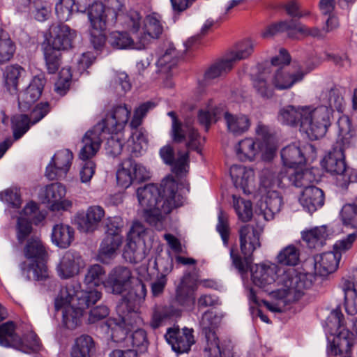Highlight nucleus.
I'll return each instance as SVG.
<instances>
[{
  "instance_id": "obj_1",
  "label": "nucleus",
  "mask_w": 357,
  "mask_h": 357,
  "mask_svg": "<svg viewBox=\"0 0 357 357\" xmlns=\"http://www.w3.org/2000/svg\"><path fill=\"white\" fill-rule=\"evenodd\" d=\"M131 110L126 105L114 106L105 117L84 135V144L79 152V158L84 161L80 170L82 183L90 181L95 173L96 165L89 160L98 151L105 135H117L124 130L130 117Z\"/></svg>"
},
{
  "instance_id": "obj_2",
  "label": "nucleus",
  "mask_w": 357,
  "mask_h": 357,
  "mask_svg": "<svg viewBox=\"0 0 357 357\" xmlns=\"http://www.w3.org/2000/svg\"><path fill=\"white\" fill-rule=\"evenodd\" d=\"M145 220L158 230L163 228L165 215L183 204V197L178 192V183L174 178L163 180L160 188L150 183L137 190Z\"/></svg>"
},
{
  "instance_id": "obj_3",
  "label": "nucleus",
  "mask_w": 357,
  "mask_h": 357,
  "mask_svg": "<svg viewBox=\"0 0 357 357\" xmlns=\"http://www.w3.org/2000/svg\"><path fill=\"white\" fill-rule=\"evenodd\" d=\"M337 138L331 150L324 157L322 166L326 171L336 176V185L347 188L349 183L356 182L357 174L347 165L344 151L353 147L356 142V130L348 116H341L337 121Z\"/></svg>"
},
{
  "instance_id": "obj_4",
  "label": "nucleus",
  "mask_w": 357,
  "mask_h": 357,
  "mask_svg": "<svg viewBox=\"0 0 357 357\" xmlns=\"http://www.w3.org/2000/svg\"><path fill=\"white\" fill-rule=\"evenodd\" d=\"M102 294L96 289L84 291L80 284L72 281L62 287L55 301V308H63L62 324L68 329L73 330L81 324L85 309L100 299Z\"/></svg>"
},
{
  "instance_id": "obj_5",
  "label": "nucleus",
  "mask_w": 357,
  "mask_h": 357,
  "mask_svg": "<svg viewBox=\"0 0 357 357\" xmlns=\"http://www.w3.org/2000/svg\"><path fill=\"white\" fill-rule=\"evenodd\" d=\"M24 255L32 262L23 261L20 264L21 275L26 280L44 282L50 277L48 268L45 263L47 251L41 240L36 236L27 239L24 248Z\"/></svg>"
},
{
  "instance_id": "obj_6",
  "label": "nucleus",
  "mask_w": 357,
  "mask_h": 357,
  "mask_svg": "<svg viewBox=\"0 0 357 357\" xmlns=\"http://www.w3.org/2000/svg\"><path fill=\"white\" fill-rule=\"evenodd\" d=\"M313 278L311 274L300 273L294 268L288 269L278 278L282 287L271 291V294L277 299H284L287 303L295 302L312 287Z\"/></svg>"
},
{
  "instance_id": "obj_7",
  "label": "nucleus",
  "mask_w": 357,
  "mask_h": 357,
  "mask_svg": "<svg viewBox=\"0 0 357 357\" xmlns=\"http://www.w3.org/2000/svg\"><path fill=\"white\" fill-rule=\"evenodd\" d=\"M344 316L339 307L333 310L326 321V331L333 336L328 337L330 350L334 355L349 354L354 346V334L343 324Z\"/></svg>"
},
{
  "instance_id": "obj_8",
  "label": "nucleus",
  "mask_w": 357,
  "mask_h": 357,
  "mask_svg": "<svg viewBox=\"0 0 357 357\" xmlns=\"http://www.w3.org/2000/svg\"><path fill=\"white\" fill-rule=\"evenodd\" d=\"M261 229L252 225L248 224L242 226L239 231L241 250L244 258L235 252L234 248L230 250V257L232 264L240 273H247L250 264L252 261V255L253 252L261 245L259 238Z\"/></svg>"
},
{
  "instance_id": "obj_9",
  "label": "nucleus",
  "mask_w": 357,
  "mask_h": 357,
  "mask_svg": "<svg viewBox=\"0 0 357 357\" xmlns=\"http://www.w3.org/2000/svg\"><path fill=\"white\" fill-rule=\"evenodd\" d=\"M301 132L310 140H317L324 137L331 126L333 113L326 105L317 107L306 106Z\"/></svg>"
},
{
  "instance_id": "obj_10",
  "label": "nucleus",
  "mask_w": 357,
  "mask_h": 357,
  "mask_svg": "<svg viewBox=\"0 0 357 357\" xmlns=\"http://www.w3.org/2000/svg\"><path fill=\"white\" fill-rule=\"evenodd\" d=\"M0 344L26 354L37 352L41 348L40 340L36 334H28L23 339L20 338L15 333V325L11 321L0 326Z\"/></svg>"
},
{
  "instance_id": "obj_11",
  "label": "nucleus",
  "mask_w": 357,
  "mask_h": 357,
  "mask_svg": "<svg viewBox=\"0 0 357 357\" xmlns=\"http://www.w3.org/2000/svg\"><path fill=\"white\" fill-rule=\"evenodd\" d=\"M290 61V55L284 49H280L279 55L272 58L271 64L273 66L283 65L275 72L273 79V84L275 89L279 90L289 89L295 83L303 79L305 73L301 68L295 71L287 70L285 66H288Z\"/></svg>"
},
{
  "instance_id": "obj_12",
  "label": "nucleus",
  "mask_w": 357,
  "mask_h": 357,
  "mask_svg": "<svg viewBox=\"0 0 357 357\" xmlns=\"http://www.w3.org/2000/svg\"><path fill=\"white\" fill-rule=\"evenodd\" d=\"M146 230L144 225L139 222L133 223L127 236L123 256L128 262L137 264L146 257L144 250V236Z\"/></svg>"
},
{
  "instance_id": "obj_13",
  "label": "nucleus",
  "mask_w": 357,
  "mask_h": 357,
  "mask_svg": "<svg viewBox=\"0 0 357 357\" xmlns=\"http://www.w3.org/2000/svg\"><path fill=\"white\" fill-rule=\"evenodd\" d=\"M146 294V285L139 280L121 297L116 310L123 319H126L129 314H137L139 312Z\"/></svg>"
},
{
  "instance_id": "obj_14",
  "label": "nucleus",
  "mask_w": 357,
  "mask_h": 357,
  "mask_svg": "<svg viewBox=\"0 0 357 357\" xmlns=\"http://www.w3.org/2000/svg\"><path fill=\"white\" fill-rule=\"evenodd\" d=\"M167 115L172 120V135L175 142L180 143L187 139L186 147L189 150H194L197 153H202V146L204 139L202 138L198 132L190 126H183L178 119L176 114L174 111L169 112Z\"/></svg>"
},
{
  "instance_id": "obj_15",
  "label": "nucleus",
  "mask_w": 357,
  "mask_h": 357,
  "mask_svg": "<svg viewBox=\"0 0 357 357\" xmlns=\"http://www.w3.org/2000/svg\"><path fill=\"white\" fill-rule=\"evenodd\" d=\"M149 177V172L146 167L131 158L123 161L121 167L116 172L117 183L123 188H128L134 183L145 181Z\"/></svg>"
},
{
  "instance_id": "obj_16",
  "label": "nucleus",
  "mask_w": 357,
  "mask_h": 357,
  "mask_svg": "<svg viewBox=\"0 0 357 357\" xmlns=\"http://www.w3.org/2000/svg\"><path fill=\"white\" fill-rule=\"evenodd\" d=\"M123 3L119 0H108L106 8L109 25L114 26L118 20L122 21L127 28H131L135 31L140 29L142 16L135 10H130L124 14L122 11Z\"/></svg>"
},
{
  "instance_id": "obj_17",
  "label": "nucleus",
  "mask_w": 357,
  "mask_h": 357,
  "mask_svg": "<svg viewBox=\"0 0 357 357\" xmlns=\"http://www.w3.org/2000/svg\"><path fill=\"white\" fill-rule=\"evenodd\" d=\"M132 278V271L129 268L117 266L109 271L103 282V286L107 292L121 295L130 286Z\"/></svg>"
},
{
  "instance_id": "obj_18",
  "label": "nucleus",
  "mask_w": 357,
  "mask_h": 357,
  "mask_svg": "<svg viewBox=\"0 0 357 357\" xmlns=\"http://www.w3.org/2000/svg\"><path fill=\"white\" fill-rule=\"evenodd\" d=\"M50 38L47 45L58 50H68L73 47L77 31L69 26L60 22L53 24L49 29Z\"/></svg>"
},
{
  "instance_id": "obj_19",
  "label": "nucleus",
  "mask_w": 357,
  "mask_h": 357,
  "mask_svg": "<svg viewBox=\"0 0 357 357\" xmlns=\"http://www.w3.org/2000/svg\"><path fill=\"white\" fill-rule=\"evenodd\" d=\"M192 333V329L183 328L181 331L178 326H174L167 328L165 338L177 354L188 353L195 342Z\"/></svg>"
},
{
  "instance_id": "obj_20",
  "label": "nucleus",
  "mask_w": 357,
  "mask_h": 357,
  "mask_svg": "<svg viewBox=\"0 0 357 357\" xmlns=\"http://www.w3.org/2000/svg\"><path fill=\"white\" fill-rule=\"evenodd\" d=\"M66 193L65 186L61 183H54L46 186L40 196L45 204H49L52 211L67 210L71 202L63 199Z\"/></svg>"
},
{
  "instance_id": "obj_21",
  "label": "nucleus",
  "mask_w": 357,
  "mask_h": 357,
  "mask_svg": "<svg viewBox=\"0 0 357 357\" xmlns=\"http://www.w3.org/2000/svg\"><path fill=\"white\" fill-rule=\"evenodd\" d=\"M45 80L43 76H35L26 89L18 96V105L22 112L29 109L41 96Z\"/></svg>"
},
{
  "instance_id": "obj_22",
  "label": "nucleus",
  "mask_w": 357,
  "mask_h": 357,
  "mask_svg": "<svg viewBox=\"0 0 357 357\" xmlns=\"http://www.w3.org/2000/svg\"><path fill=\"white\" fill-rule=\"evenodd\" d=\"M299 202L304 210L312 214L324 204V191L314 185L307 187L302 191Z\"/></svg>"
},
{
  "instance_id": "obj_23",
  "label": "nucleus",
  "mask_w": 357,
  "mask_h": 357,
  "mask_svg": "<svg viewBox=\"0 0 357 357\" xmlns=\"http://www.w3.org/2000/svg\"><path fill=\"white\" fill-rule=\"evenodd\" d=\"M251 279L255 286L265 289L273 284L277 278V266L275 265H258L250 267Z\"/></svg>"
},
{
  "instance_id": "obj_24",
  "label": "nucleus",
  "mask_w": 357,
  "mask_h": 357,
  "mask_svg": "<svg viewBox=\"0 0 357 357\" xmlns=\"http://www.w3.org/2000/svg\"><path fill=\"white\" fill-rule=\"evenodd\" d=\"M281 174H284V181L287 183V186L291 185L296 188H303L305 189L311 186L310 184L316 180L312 171L308 169L297 171L295 167L293 169L282 168Z\"/></svg>"
},
{
  "instance_id": "obj_25",
  "label": "nucleus",
  "mask_w": 357,
  "mask_h": 357,
  "mask_svg": "<svg viewBox=\"0 0 357 357\" xmlns=\"http://www.w3.org/2000/svg\"><path fill=\"white\" fill-rule=\"evenodd\" d=\"M105 215L104 209L100 206L88 208L85 215L77 217L78 229L83 232H91L96 230Z\"/></svg>"
},
{
  "instance_id": "obj_26",
  "label": "nucleus",
  "mask_w": 357,
  "mask_h": 357,
  "mask_svg": "<svg viewBox=\"0 0 357 357\" xmlns=\"http://www.w3.org/2000/svg\"><path fill=\"white\" fill-rule=\"evenodd\" d=\"M189 149L185 153L178 152V158H175L174 149L170 145H166L160 150V155L163 162L172 166L173 171L177 174H181L185 171V166L189 162Z\"/></svg>"
},
{
  "instance_id": "obj_27",
  "label": "nucleus",
  "mask_w": 357,
  "mask_h": 357,
  "mask_svg": "<svg viewBox=\"0 0 357 357\" xmlns=\"http://www.w3.org/2000/svg\"><path fill=\"white\" fill-rule=\"evenodd\" d=\"M162 30L163 27L160 23L159 16L156 13L147 16L145 30L143 33L137 36V38L139 39V45L137 46V48L138 50L144 49L151 38H159Z\"/></svg>"
},
{
  "instance_id": "obj_28",
  "label": "nucleus",
  "mask_w": 357,
  "mask_h": 357,
  "mask_svg": "<svg viewBox=\"0 0 357 357\" xmlns=\"http://www.w3.org/2000/svg\"><path fill=\"white\" fill-rule=\"evenodd\" d=\"M340 255L334 251L324 252L314 257V270L321 276H327L338 267Z\"/></svg>"
},
{
  "instance_id": "obj_29",
  "label": "nucleus",
  "mask_w": 357,
  "mask_h": 357,
  "mask_svg": "<svg viewBox=\"0 0 357 357\" xmlns=\"http://www.w3.org/2000/svg\"><path fill=\"white\" fill-rule=\"evenodd\" d=\"M80 256L71 250L66 252L56 266L58 275L61 279L73 277L79 271Z\"/></svg>"
},
{
  "instance_id": "obj_30",
  "label": "nucleus",
  "mask_w": 357,
  "mask_h": 357,
  "mask_svg": "<svg viewBox=\"0 0 357 357\" xmlns=\"http://www.w3.org/2000/svg\"><path fill=\"white\" fill-rule=\"evenodd\" d=\"M306 106L295 107L287 105L281 108L278 113V121L284 124L291 127H299L301 132L302 122L304 121V113Z\"/></svg>"
},
{
  "instance_id": "obj_31",
  "label": "nucleus",
  "mask_w": 357,
  "mask_h": 357,
  "mask_svg": "<svg viewBox=\"0 0 357 357\" xmlns=\"http://www.w3.org/2000/svg\"><path fill=\"white\" fill-rule=\"evenodd\" d=\"M264 149V144L259 140L247 137L235 146L236 155L241 161H252L256 155Z\"/></svg>"
},
{
  "instance_id": "obj_32",
  "label": "nucleus",
  "mask_w": 357,
  "mask_h": 357,
  "mask_svg": "<svg viewBox=\"0 0 357 357\" xmlns=\"http://www.w3.org/2000/svg\"><path fill=\"white\" fill-rule=\"evenodd\" d=\"M281 158L284 166L283 168L293 169L296 165L305 162L304 153L296 143L283 148L281 151Z\"/></svg>"
},
{
  "instance_id": "obj_33",
  "label": "nucleus",
  "mask_w": 357,
  "mask_h": 357,
  "mask_svg": "<svg viewBox=\"0 0 357 357\" xmlns=\"http://www.w3.org/2000/svg\"><path fill=\"white\" fill-rule=\"evenodd\" d=\"M121 243V236H105L99 248L98 259L104 264L109 263V260L116 256Z\"/></svg>"
},
{
  "instance_id": "obj_34",
  "label": "nucleus",
  "mask_w": 357,
  "mask_h": 357,
  "mask_svg": "<svg viewBox=\"0 0 357 357\" xmlns=\"http://www.w3.org/2000/svg\"><path fill=\"white\" fill-rule=\"evenodd\" d=\"M230 176L236 188L241 189L245 194H249L250 183L253 180L254 172L242 165H232L230 168Z\"/></svg>"
},
{
  "instance_id": "obj_35",
  "label": "nucleus",
  "mask_w": 357,
  "mask_h": 357,
  "mask_svg": "<svg viewBox=\"0 0 357 357\" xmlns=\"http://www.w3.org/2000/svg\"><path fill=\"white\" fill-rule=\"evenodd\" d=\"M133 33L134 36L130 37L127 32L114 31L110 33L109 37V43L116 49H136L139 45V39L137 38L138 35L137 31H134L131 28H128Z\"/></svg>"
},
{
  "instance_id": "obj_36",
  "label": "nucleus",
  "mask_w": 357,
  "mask_h": 357,
  "mask_svg": "<svg viewBox=\"0 0 357 357\" xmlns=\"http://www.w3.org/2000/svg\"><path fill=\"white\" fill-rule=\"evenodd\" d=\"M147 142V134L144 128L132 130L127 141L126 151L131 158L139 157L146 146Z\"/></svg>"
},
{
  "instance_id": "obj_37",
  "label": "nucleus",
  "mask_w": 357,
  "mask_h": 357,
  "mask_svg": "<svg viewBox=\"0 0 357 357\" xmlns=\"http://www.w3.org/2000/svg\"><path fill=\"white\" fill-rule=\"evenodd\" d=\"M96 351V343L89 335L75 338L70 349V357H91Z\"/></svg>"
},
{
  "instance_id": "obj_38",
  "label": "nucleus",
  "mask_w": 357,
  "mask_h": 357,
  "mask_svg": "<svg viewBox=\"0 0 357 357\" xmlns=\"http://www.w3.org/2000/svg\"><path fill=\"white\" fill-rule=\"evenodd\" d=\"M228 131L235 136L246 132L251 125L249 118L243 114H232L229 112L224 114Z\"/></svg>"
},
{
  "instance_id": "obj_39",
  "label": "nucleus",
  "mask_w": 357,
  "mask_h": 357,
  "mask_svg": "<svg viewBox=\"0 0 357 357\" xmlns=\"http://www.w3.org/2000/svg\"><path fill=\"white\" fill-rule=\"evenodd\" d=\"M175 301L183 307H190L194 303L193 289L189 275H184L176 287Z\"/></svg>"
},
{
  "instance_id": "obj_40",
  "label": "nucleus",
  "mask_w": 357,
  "mask_h": 357,
  "mask_svg": "<svg viewBox=\"0 0 357 357\" xmlns=\"http://www.w3.org/2000/svg\"><path fill=\"white\" fill-rule=\"evenodd\" d=\"M341 287L344 293V307L348 314L357 313V291L354 282L349 278H343Z\"/></svg>"
},
{
  "instance_id": "obj_41",
  "label": "nucleus",
  "mask_w": 357,
  "mask_h": 357,
  "mask_svg": "<svg viewBox=\"0 0 357 357\" xmlns=\"http://www.w3.org/2000/svg\"><path fill=\"white\" fill-rule=\"evenodd\" d=\"M180 315L181 310L172 305L156 306L153 310L150 321V326L153 329L158 328L162 326V322L165 320L174 317H179Z\"/></svg>"
},
{
  "instance_id": "obj_42",
  "label": "nucleus",
  "mask_w": 357,
  "mask_h": 357,
  "mask_svg": "<svg viewBox=\"0 0 357 357\" xmlns=\"http://www.w3.org/2000/svg\"><path fill=\"white\" fill-rule=\"evenodd\" d=\"M88 17L91 27H107L109 17L106 12V7L101 2L95 1L88 8Z\"/></svg>"
},
{
  "instance_id": "obj_43",
  "label": "nucleus",
  "mask_w": 357,
  "mask_h": 357,
  "mask_svg": "<svg viewBox=\"0 0 357 357\" xmlns=\"http://www.w3.org/2000/svg\"><path fill=\"white\" fill-rule=\"evenodd\" d=\"M74 239V229L63 224L56 225L52 232V242L61 248H66Z\"/></svg>"
},
{
  "instance_id": "obj_44",
  "label": "nucleus",
  "mask_w": 357,
  "mask_h": 357,
  "mask_svg": "<svg viewBox=\"0 0 357 357\" xmlns=\"http://www.w3.org/2000/svg\"><path fill=\"white\" fill-rule=\"evenodd\" d=\"M298 22L294 20L280 21L268 26L262 32L264 38H271L278 33L287 32L289 38H294L293 31H297Z\"/></svg>"
},
{
  "instance_id": "obj_45",
  "label": "nucleus",
  "mask_w": 357,
  "mask_h": 357,
  "mask_svg": "<svg viewBox=\"0 0 357 357\" xmlns=\"http://www.w3.org/2000/svg\"><path fill=\"white\" fill-rule=\"evenodd\" d=\"M86 8L76 3L75 0H59L55 5V12L60 21H68L74 12L85 13Z\"/></svg>"
},
{
  "instance_id": "obj_46",
  "label": "nucleus",
  "mask_w": 357,
  "mask_h": 357,
  "mask_svg": "<svg viewBox=\"0 0 357 357\" xmlns=\"http://www.w3.org/2000/svg\"><path fill=\"white\" fill-rule=\"evenodd\" d=\"M328 236L326 227H314L302 233V238L310 249L321 248Z\"/></svg>"
},
{
  "instance_id": "obj_47",
  "label": "nucleus",
  "mask_w": 357,
  "mask_h": 357,
  "mask_svg": "<svg viewBox=\"0 0 357 357\" xmlns=\"http://www.w3.org/2000/svg\"><path fill=\"white\" fill-rule=\"evenodd\" d=\"M264 202V217L267 220L273 219L280 211L283 205L282 197L276 190L268 191Z\"/></svg>"
},
{
  "instance_id": "obj_48",
  "label": "nucleus",
  "mask_w": 357,
  "mask_h": 357,
  "mask_svg": "<svg viewBox=\"0 0 357 357\" xmlns=\"http://www.w3.org/2000/svg\"><path fill=\"white\" fill-rule=\"evenodd\" d=\"M284 179V174H281V169L273 171L266 169L261 172L260 184L265 189H271L275 187L285 188L287 183Z\"/></svg>"
},
{
  "instance_id": "obj_49",
  "label": "nucleus",
  "mask_w": 357,
  "mask_h": 357,
  "mask_svg": "<svg viewBox=\"0 0 357 357\" xmlns=\"http://www.w3.org/2000/svg\"><path fill=\"white\" fill-rule=\"evenodd\" d=\"M320 100L324 105L331 108L332 112L334 109L342 112L344 100L339 89L332 87L330 89L322 91L320 95Z\"/></svg>"
},
{
  "instance_id": "obj_50",
  "label": "nucleus",
  "mask_w": 357,
  "mask_h": 357,
  "mask_svg": "<svg viewBox=\"0 0 357 357\" xmlns=\"http://www.w3.org/2000/svg\"><path fill=\"white\" fill-rule=\"evenodd\" d=\"M234 67V64L227 55L212 64L206 71L204 76L207 79H215L228 73Z\"/></svg>"
},
{
  "instance_id": "obj_51",
  "label": "nucleus",
  "mask_w": 357,
  "mask_h": 357,
  "mask_svg": "<svg viewBox=\"0 0 357 357\" xmlns=\"http://www.w3.org/2000/svg\"><path fill=\"white\" fill-rule=\"evenodd\" d=\"M23 68L18 65L8 66L3 72L5 86L10 93H15Z\"/></svg>"
},
{
  "instance_id": "obj_52",
  "label": "nucleus",
  "mask_w": 357,
  "mask_h": 357,
  "mask_svg": "<svg viewBox=\"0 0 357 357\" xmlns=\"http://www.w3.org/2000/svg\"><path fill=\"white\" fill-rule=\"evenodd\" d=\"M43 54L47 73L49 74L56 73L61 64V51L46 45L44 47Z\"/></svg>"
},
{
  "instance_id": "obj_53",
  "label": "nucleus",
  "mask_w": 357,
  "mask_h": 357,
  "mask_svg": "<svg viewBox=\"0 0 357 357\" xmlns=\"http://www.w3.org/2000/svg\"><path fill=\"white\" fill-rule=\"evenodd\" d=\"M15 43L10 39L8 33L0 29V63L10 61L15 52Z\"/></svg>"
},
{
  "instance_id": "obj_54",
  "label": "nucleus",
  "mask_w": 357,
  "mask_h": 357,
  "mask_svg": "<svg viewBox=\"0 0 357 357\" xmlns=\"http://www.w3.org/2000/svg\"><path fill=\"white\" fill-rule=\"evenodd\" d=\"M299 259L300 251L294 245L286 246L277 256L278 263L284 266H294L298 264Z\"/></svg>"
},
{
  "instance_id": "obj_55",
  "label": "nucleus",
  "mask_w": 357,
  "mask_h": 357,
  "mask_svg": "<svg viewBox=\"0 0 357 357\" xmlns=\"http://www.w3.org/2000/svg\"><path fill=\"white\" fill-rule=\"evenodd\" d=\"M13 138L20 139L30 128L31 119L26 114H16L11 119Z\"/></svg>"
},
{
  "instance_id": "obj_56",
  "label": "nucleus",
  "mask_w": 357,
  "mask_h": 357,
  "mask_svg": "<svg viewBox=\"0 0 357 357\" xmlns=\"http://www.w3.org/2000/svg\"><path fill=\"white\" fill-rule=\"evenodd\" d=\"M178 61L176 50L174 47L170 45L165 52L159 57L157 61V66L160 72L168 73L176 66Z\"/></svg>"
},
{
  "instance_id": "obj_57",
  "label": "nucleus",
  "mask_w": 357,
  "mask_h": 357,
  "mask_svg": "<svg viewBox=\"0 0 357 357\" xmlns=\"http://www.w3.org/2000/svg\"><path fill=\"white\" fill-rule=\"evenodd\" d=\"M206 344L204 349V357H229L230 351L220 344L217 335L213 337H205Z\"/></svg>"
},
{
  "instance_id": "obj_58",
  "label": "nucleus",
  "mask_w": 357,
  "mask_h": 357,
  "mask_svg": "<svg viewBox=\"0 0 357 357\" xmlns=\"http://www.w3.org/2000/svg\"><path fill=\"white\" fill-rule=\"evenodd\" d=\"M73 159V153L68 149L58 151L52 157L51 162L59 169L61 174H67Z\"/></svg>"
},
{
  "instance_id": "obj_59",
  "label": "nucleus",
  "mask_w": 357,
  "mask_h": 357,
  "mask_svg": "<svg viewBox=\"0 0 357 357\" xmlns=\"http://www.w3.org/2000/svg\"><path fill=\"white\" fill-rule=\"evenodd\" d=\"M254 50V44L250 40H244L237 45L236 50L226 55L234 65L237 61L250 56Z\"/></svg>"
},
{
  "instance_id": "obj_60",
  "label": "nucleus",
  "mask_w": 357,
  "mask_h": 357,
  "mask_svg": "<svg viewBox=\"0 0 357 357\" xmlns=\"http://www.w3.org/2000/svg\"><path fill=\"white\" fill-rule=\"evenodd\" d=\"M252 82L256 92L263 98L269 99L273 96V89L268 84L264 73L252 76Z\"/></svg>"
},
{
  "instance_id": "obj_61",
  "label": "nucleus",
  "mask_w": 357,
  "mask_h": 357,
  "mask_svg": "<svg viewBox=\"0 0 357 357\" xmlns=\"http://www.w3.org/2000/svg\"><path fill=\"white\" fill-rule=\"evenodd\" d=\"M217 319L216 314L211 310H206L203 313L202 319L199 321V325L202 328V332L205 337H213L216 335L215 328H216V323L215 320Z\"/></svg>"
},
{
  "instance_id": "obj_62",
  "label": "nucleus",
  "mask_w": 357,
  "mask_h": 357,
  "mask_svg": "<svg viewBox=\"0 0 357 357\" xmlns=\"http://www.w3.org/2000/svg\"><path fill=\"white\" fill-rule=\"evenodd\" d=\"M105 274V271L102 266L93 265L88 268L84 282L89 287L99 286L100 284H103L102 278Z\"/></svg>"
},
{
  "instance_id": "obj_63",
  "label": "nucleus",
  "mask_w": 357,
  "mask_h": 357,
  "mask_svg": "<svg viewBox=\"0 0 357 357\" xmlns=\"http://www.w3.org/2000/svg\"><path fill=\"white\" fill-rule=\"evenodd\" d=\"M234 198V208L238 217L243 222L249 221L252 216V203L249 200H245L241 198Z\"/></svg>"
},
{
  "instance_id": "obj_64",
  "label": "nucleus",
  "mask_w": 357,
  "mask_h": 357,
  "mask_svg": "<svg viewBox=\"0 0 357 357\" xmlns=\"http://www.w3.org/2000/svg\"><path fill=\"white\" fill-rule=\"evenodd\" d=\"M33 230L30 220L24 217L18 218L16 225V237L20 244H22L32 236Z\"/></svg>"
}]
</instances>
